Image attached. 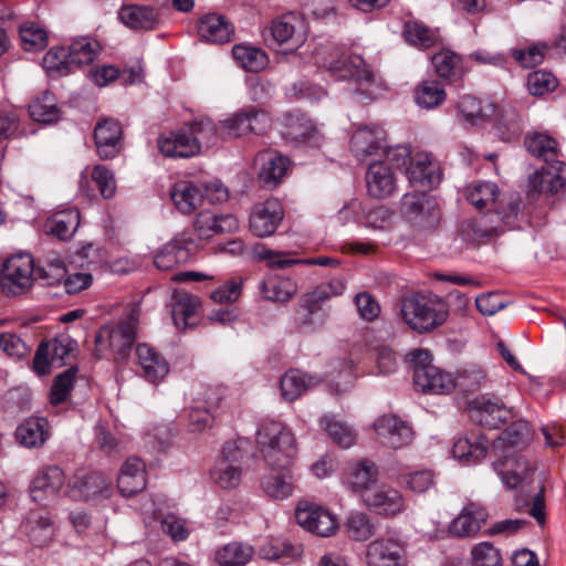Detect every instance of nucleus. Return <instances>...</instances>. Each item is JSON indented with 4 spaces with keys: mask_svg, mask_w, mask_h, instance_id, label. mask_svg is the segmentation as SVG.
Returning a JSON list of instances; mask_svg holds the SVG:
<instances>
[{
    "mask_svg": "<svg viewBox=\"0 0 566 566\" xmlns=\"http://www.w3.org/2000/svg\"><path fill=\"white\" fill-rule=\"evenodd\" d=\"M527 151L545 161L546 167L530 176L528 198L535 199L541 193L556 195L566 186V164L558 142L545 133H532L524 140Z\"/></svg>",
    "mask_w": 566,
    "mask_h": 566,
    "instance_id": "2",
    "label": "nucleus"
},
{
    "mask_svg": "<svg viewBox=\"0 0 566 566\" xmlns=\"http://www.w3.org/2000/svg\"><path fill=\"white\" fill-rule=\"evenodd\" d=\"M249 118L247 108L231 115L220 123V136L223 138H235L249 134Z\"/></svg>",
    "mask_w": 566,
    "mask_h": 566,
    "instance_id": "62",
    "label": "nucleus"
},
{
    "mask_svg": "<svg viewBox=\"0 0 566 566\" xmlns=\"http://www.w3.org/2000/svg\"><path fill=\"white\" fill-rule=\"evenodd\" d=\"M234 29L232 24L219 14H208L200 19L199 35L211 43H226L230 41Z\"/></svg>",
    "mask_w": 566,
    "mask_h": 566,
    "instance_id": "41",
    "label": "nucleus"
},
{
    "mask_svg": "<svg viewBox=\"0 0 566 566\" xmlns=\"http://www.w3.org/2000/svg\"><path fill=\"white\" fill-rule=\"evenodd\" d=\"M17 440L27 448H38L50 438L49 421L44 417H30L15 430Z\"/></svg>",
    "mask_w": 566,
    "mask_h": 566,
    "instance_id": "35",
    "label": "nucleus"
},
{
    "mask_svg": "<svg viewBox=\"0 0 566 566\" xmlns=\"http://www.w3.org/2000/svg\"><path fill=\"white\" fill-rule=\"evenodd\" d=\"M199 307L200 301L198 297L187 293H178L175 296L171 311L175 325L180 329L195 326L198 322Z\"/></svg>",
    "mask_w": 566,
    "mask_h": 566,
    "instance_id": "43",
    "label": "nucleus"
},
{
    "mask_svg": "<svg viewBox=\"0 0 566 566\" xmlns=\"http://www.w3.org/2000/svg\"><path fill=\"white\" fill-rule=\"evenodd\" d=\"M437 165L432 156L428 153H417L409 163L406 174L411 184H420L424 187H431L439 182V176L436 174Z\"/></svg>",
    "mask_w": 566,
    "mask_h": 566,
    "instance_id": "37",
    "label": "nucleus"
},
{
    "mask_svg": "<svg viewBox=\"0 0 566 566\" xmlns=\"http://www.w3.org/2000/svg\"><path fill=\"white\" fill-rule=\"evenodd\" d=\"M317 60L333 76L339 80H354L355 94L363 103L376 99L385 90L382 83L367 67L364 59L357 54H346L339 49H333L327 56Z\"/></svg>",
    "mask_w": 566,
    "mask_h": 566,
    "instance_id": "3",
    "label": "nucleus"
},
{
    "mask_svg": "<svg viewBox=\"0 0 566 566\" xmlns=\"http://www.w3.org/2000/svg\"><path fill=\"white\" fill-rule=\"evenodd\" d=\"M35 280L34 261L28 253L10 256L1 270L0 285L6 295L18 296L28 292Z\"/></svg>",
    "mask_w": 566,
    "mask_h": 566,
    "instance_id": "8",
    "label": "nucleus"
},
{
    "mask_svg": "<svg viewBox=\"0 0 566 566\" xmlns=\"http://www.w3.org/2000/svg\"><path fill=\"white\" fill-rule=\"evenodd\" d=\"M122 126L116 119L98 120L94 128V142L101 159H112L122 150Z\"/></svg>",
    "mask_w": 566,
    "mask_h": 566,
    "instance_id": "21",
    "label": "nucleus"
},
{
    "mask_svg": "<svg viewBox=\"0 0 566 566\" xmlns=\"http://www.w3.org/2000/svg\"><path fill=\"white\" fill-rule=\"evenodd\" d=\"M531 439L530 424L525 420L512 422L501 436L493 441V451L496 454L510 453L511 449L522 447Z\"/></svg>",
    "mask_w": 566,
    "mask_h": 566,
    "instance_id": "38",
    "label": "nucleus"
},
{
    "mask_svg": "<svg viewBox=\"0 0 566 566\" xmlns=\"http://www.w3.org/2000/svg\"><path fill=\"white\" fill-rule=\"evenodd\" d=\"M120 21L136 31L155 30L161 23V10L149 6L127 4L118 12Z\"/></svg>",
    "mask_w": 566,
    "mask_h": 566,
    "instance_id": "26",
    "label": "nucleus"
},
{
    "mask_svg": "<svg viewBox=\"0 0 566 566\" xmlns=\"http://www.w3.org/2000/svg\"><path fill=\"white\" fill-rule=\"evenodd\" d=\"M99 49V44L88 38L74 40L66 49L72 71L76 67H81L84 64L92 63Z\"/></svg>",
    "mask_w": 566,
    "mask_h": 566,
    "instance_id": "49",
    "label": "nucleus"
},
{
    "mask_svg": "<svg viewBox=\"0 0 566 566\" xmlns=\"http://www.w3.org/2000/svg\"><path fill=\"white\" fill-rule=\"evenodd\" d=\"M23 528L30 539L39 546L46 545L54 533L51 517L40 510L28 514Z\"/></svg>",
    "mask_w": 566,
    "mask_h": 566,
    "instance_id": "44",
    "label": "nucleus"
},
{
    "mask_svg": "<svg viewBox=\"0 0 566 566\" xmlns=\"http://www.w3.org/2000/svg\"><path fill=\"white\" fill-rule=\"evenodd\" d=\"M170 197L176 208L184 214L195 212L203 203L201 187L188 180L177 181L170 190Z\"/></svg>",
    "mask_w": 566,
    "mask_h": 566,
    "instance_id": "33",
    "label": "nucleus"
},
{
    "mask_svg": "<svg viewBox=\"0 0 566 566\" xmlns=\"http://www.w3.org/2000/svg\"><path fill=\"white\" fill-rule=\"evenodd\" d=\"M43 67L51 75L63 76L72 72L65 48H54L48 51L43 57Z\"/></svg>",
    "mask_w": 566,
    "mask_h": 566,
    "instance_id": "61",
    "label": "nucleus"
},
{
    "mask_svg": "<svg viewBox=\"0 0 566 566\" xmlns=\"http://www.w3.org/2000/svg\"><path fill=\"white\" fill-rule=\"evenodd\" d=\"M75 379V370L67 369L55 377L50 391V403L57 406L67 400L73 382Z\"/></svg>",
    "mask_w": 566,
    "mask_h": 566,
    "instance_id": "64",
    "label": "nucleus"
},
{
    "mask_svg": "<svg viewBox=\"0 0 566 566\" xmlns=\"http://www.w3.org/2000/svg\"><path fill=\"white\" fill-rule=\"evenodd\" d=\"M374 428L379 441L395 450L409 446L413 438L411 427L394 415L379 417L375 421Z\"/></svg>",
    "mask_w": 566,
    "mask_h": 566,
    "instance_id": "13",
    "label": "nucleus"
},
{
    "mask_svg": "<svg viewBox=\"0 0 566 566\" xmlns=\"http://www.w3.org/2000/svg\"><path fill=\"white\" fill-rule=\"evenodd\" d=\"M488 441L484 437L471 433L459 438L452 448L453 457L465 464H475L486 455Z\"/></svg>",
    "mask_w": 566,
    "mask_h": 566,
    "instance_id": "39",
    "label": "nucleus"
},
{
    "mask_svg": "<svg viewBox=\"0 0 566 566\" xmlns=\"http://www.w3.org/2000/svg\"><path fill=\"white\" fill-rule=\"evenodd\" d=\"M432 65L437 75L450 83L462 81L465 69L462 57L450 50H442L432 56Z\"/></svg>",
    "mask_w": 566,
    "mask_h": 566,
    "instance_id": "42",
    "label": "nucleus"
},
{
    "mask_svg": "<svg viewBox=\"0 0 566 566\" xmlns=\"http://www.w3.org/2000/svg\"><path fill=\"white\" fill-rule=\"evenodd\" d=\"M376 528L371 518L364 512H354L346 521L347 533L355 541L369 539L376 533Z\"/></svg>",
    "mask_w": 566,
    "mask_h": 566,
    "instance_id": "56",
    "label": "nucleus"
},
{
    "mask_svg": "<svg viewBox=\"0 0 566 566\" xmlns=\"http://www.w3.org/2000/svg\"><path fill=\"white\" fill-rule=\"evenodd\" d=\"M253 548L241 543H230L217 549L214 559L220 566H244L253 556Z\"/></svg>",
    "mask_w": 566,
    "mask_h": 566,
    "instance_id": "50",
    "label": "nucleus"
},
{
    "mask_svg": "<svg viewBox=\"0 0 566 566\" xmlns=\"http://www.w3.org/2000/svg\"><path fill=\"white\" fill-rule=\"evenodd\" d=\"M64 482L65 475L63 470L56 465H49L33 479L30 495L35 503L46 505L56 499Z\"/></svg>",
    "mask_w": 566,
    "mask_h": 566,
    "instance_id": "17",
    "label": "nucleus"
},
{
    "mask_svg": "<svg viewBox=\"0 0 566 566\" xmlns=\"http://www.w3.org/2000/svg\"><path fill=\"white\" fill-rule=\"evenodd\" d=\"M369 566H407L406 548L401 541L381 537L367 547Z\"/></svg>",
    "mask_w": 566,
    "mask_h": 566,
    "instance_id": "15",
    "label": "nucleus"
},
{
    "mask_svg": "<svg viewBox=\"0 0 566 566\" xmlns=\"http://www.w3.org/2000/svg\"><path fill=\"white\" fill-rule=\"evenodd\" d=\"M413 369L416 388L427 394H449L455 387L453 377L431 364V355L427 349H415L408 354Z\"/></svg>",
    "mask_w": 566,
    "mask_h": 566,
    "instance_id": "7",
    "label": "nucleus"
},
{
    "mask_svg": "<svg viewBox=\"0 0 566 566\" xmlns=\"http://www.w3.org/2000/svg\"><path fill=\"white\" fill-rule=\"evenodd\" d=\"M91 180L95 182L101 196L111 199L117 190L116 179L111 169L103 165H96L91 172Z\"/></svg>",
    "mask_w": 566,
    "mask_h": 566,
    "instance_id": "63",
    "label": "nucleus"
},
{
    "mask_svg": "<svg viewBox=\"0 0 566 566\" xmlns=\"http://www.w3.org/2000/svg\"><path fill=\"white\" fill-rule=\"evenodd\" d=\"M158 148L167 157L189 158L199 154L198 140L192 138L187 126L169 136H160Z\"/></svg>",
    "mask_w": 566,
    "mask_h": 566,
    "instance_id": "28",
    "label": "nucleus"
},
{
    "mask_svg": "<svg viewBox=\"0 0 566 566\" xmlns=\"http://www.w3.org/2000/svg\"><path fill=\"white\" fill-rule=\"evenodd\" d=\"M81 222V214L77 209L70 208L57 211L48 218L44 230L48 234L61 241L72 239Z\"/></svg>",
    "mask_w": 566,
    "mask_h": 566,
    "instance_id": "34",
    "label": "nucleus"
},
{
    "mask_svg": "<svg viewBox=\"0 0 566 566\" xmlns=\"http://www.w3.org/2000/svg\"><path fill=\"white\" fill-rule=\"evenodd\" d=\"M387 133L376 124L361 125L353 134L350 149L358 159L376 154L387 148Z\"/></svg>",
    "mask_w": 566,
    "mask_h": 566,
    "instance_id": "20",
    "label": "nucleus"
},
{
    "mask_svg": "<svg viewBox=\"0 0 566 566\" xmlns=\"http://www.w3.org/2000/svg\"><path fill=\"white\" fill-rule=\"evenodd\" d=\"M344 290V282L340 279H333L305 293L300 302V308L307 313L303 323H310V316L321 310V303L343 294Z\"/></svg>",
    "mask_w": 566,
    "mask_h": 566,
    "instance_id": "29",
    "label": "nucleus"
},
{
    "mask_svg": "<svg viewBox=\"0 0 566 566\" xmlns=\"http://www.w3.org/2000/svg\"><path fill=\"white\" fill-rule=\"evenodd\" d=\"M295 517L300 526L317 536H332L338 528V522L334 514L327 509L307 501L298 503Z\"/></svg>",
    "mask_w": 566,
    "mask_h": 566,
    "instance_id": "11",
    "label": "nucleus"
},
{
    "mask_svg": "<svg viewBox=\"0 0 566 566\" xmlns=\"http://www.w3.org/2000/svg\"><path fill=\"white\" fill-rule=\"evenodd\" d=\"M35 280L42 281L44 285H56L61 283L66 275V268L56 254H49L39 260V265H34Z\"/></svg>",
    "mask_w": 566,
    "mask_h": 566,
    "instance_id": "45",
    "label": "nucleus"
},
{
    "mask_svg": "<svg viewBox=\"0 0 566 566\" xmlns=\"http://www.w3.org/2000/svg\"><path fill=\"white\" fill-rule=\"evenodd\" d=\"M191 253L180 241L167 243L155 256L154 263L159 270H171L172 268L185 264L190 260Z\"/></svg>",
    "mask_w": 566,
    "mask_h": 566,
    "instance_id": "46",
    "label": "nucleus"
},
{
    "mask_svg": "<svg viewBox=\"0 0 566 566\" xmlns=\"http://www.w3.org/2000/svg\"><path fill=\"white\" fill-rule=\"evenodd\" d=\"M314 133L312 122L303 114L290 113L285 116V128L283 135L290 140H305Z\"/></svg>",
    "mask_w": 566,
    "mask_h": 566,
    "instance_id": "55",
    "label": "nucleus"
},
{
    "mask_svg": "<svg viewBox=\"0 0 566 566\" xmlns=\"http://www.w3.org/2000/svg\"><path fill=\"white\" fill-rule=\"evenodd\" d=\"M319 379L298 369L287 370L280 380L282 397L286 401L298 399L306 391L318 385Z\"/></svg>",
    "mask_w": 566,
    "mask_h": 566,
    "instance_id": "36",
    "label": "nucleus"
},
{
    "mask_svg": "<svg viewBox=\"0 0 566 566\" xmlns=\"http://www.w3.org/2000/svg\"><path fill=\"white\" fill-rule=\"evenodd\" d=\"M403 322L418 333H429L443 325L449 316L447 302L438 295L413 294L402 298Z\"/></svg>",
    "mask_w": 566,
    "mask_h": 566,
    "instance_id": "4",
    "label": "nucleus"
},
{
    "mask_svg": "<svg viewBox=\"0 0 566 566\" xmlns=\"http://www.w3.org/2000/svg\"><path fill=\"white\" fill-rule=\"evenodd\" d=\"M187 127L192 138L198 140L199 153L203 146L210 147L216 144L218 138V128L210 118L203 117L196 119L188 124Z\"/></svg>",
    "mask_w": 566,
    "mask_h": 566,
    "instance_id": "57",
    "label": "nucleus"
},
{
    "mask_svg": "<svg viewBox=\"0 0 566 566\" xmlns=\"http://www.w3.org/2000/svg\"><path fill=\"white\" fill-rule=\"evenodd\" d=\"M137 365L140 368V376L151 384H158L169 373V364L166 358L154 347L146 343L136 346Z\"/></svg>",
    "mask_w": 566,
    "mask_h": 566,
    "instance_id": "22",
    "label": "nucleus"
},
{
    "mask_svg": "<svg viewBox=\"0 0 566 566\" xmlns=\"http://www.w3.org/2000/svg\"><path fill=\"white\" fill-rule=\"evenodd\" d=\"M146 486L145 465L138 458H128L120 468L117 488L124 496H133Z\"/></svg>",
    "mask_w": 566,
    "mask_h": 566,
    "instance_id": "31",
    "label": "nucleus"
},
{
    "mask_svg": "<svg viewBox=\"0 0 566 566\" xmlns=\"http://www.w3.org/2000/svg\"><path fill=\"white\" fill-rule=\"evenodd\" d=\"M60 108L53 94L44 92L29 105V114L35 122L51 124L60 118Z\"/></svg>",
    "mask_w": 566,
    "mask_h": 566,
    "instance_id": "48",
    "label": "nucleus"
},
{
    "mask_svg": "<svg viewBox=\"0 0 566 566\" xmlns=\"http://www.w3.org/2000/svg\"><path fill=\"white\" fill-rule=\"evenodd\" d=\"M137 322L138 313L133 310L116 325L101 327L95 335V356L101 358L111 352L116 359H125L136 340Z\"/></svg>",
    "mask_w": 566,
    "mask_h": 566,
    "instance_id": "6",
    "label": "nucleus"
},
{
    "mask_svg": "<svg viewBox=\"0 0 566 566\" xmlns=\"http://www.w3.org/2000/svg\"><path fill=\"white\" fill-rule=\"evenodd\" d=\"M111 482L101 472L76 473L69 481L66 494L75 501L107 497Z\"/></svg>",
    "mask_w": 566,
    "mask_h": 566,
    "instance_id": "12",
    "label": "nucleus"
},
{
    "mask_svg": "<svg viewBox=\"0 0 566 566\" xmlns=\"http://www.w3.org/2000/svg\"><path fill=\"white\" fill-rule=\"evenodd\" d=\"M465 199L478 210H488L479 220L463 223V231L471 229L474 238H485L513 227L522 208L518 195L500 200V189L492 181H473L464 189Z\"/></svg>",
    "mask_w": 566,
    "mask_h": 566,
    "instance_id": "1",
    "label": "nucleus"
},
{
    "mask_svg": "<svg viewBox=\"0 0 566 566\" xmlns=\"http://www.w3.org/2000/svg\"><path fill=\"white\" fill-rule=\"evenodd\" d=\"M321 424L329 438L339 447L347 449L355 442L354 432L344 423L334 420L332 417H323Z\"/></svg>",
    "mask_w": 566,
    "mask_h": 566,
    "instance_id": "60",
    "label": "nucleus"
},
{
    "mask_svg": "<svg viewBox=\"0 0 566 566\" xmlns=\"http://www.w3.org/2000/svg\"><path fill=\"white\" fill-rule=\"evenodd\" d=\"M457 107L463 118L471 122L484 120L495 112V106L492 103H483L472 95L461 96Z\"/></svg>",
    "mask_w": 566,
    "mask_h": 566,
    "instance_id": "53",
    "label": "nucleus"
},
{
    "mask_svg": "<svg viewBox=\"0 0 566 566\" xmlns=\"http://www.w3.org/2000/svg\"><path fill=\"white\" fill-rule=\"evenodd\" d=\"M261 488L271 499L285 500L290 497L295 489L293 463H289L286 468L268 465V471L261 479Z\"/></svg>",
    "mask_w": 566,
    "mask_h": 566,
    "instance_id": "19",
    "label": "nucleus"
},
{
    "mask_svg": "<svg viewBox=\"0 0 566 566\" xmlns=\"http://www.w3.org/2000/svg\"><path fill=\"white\" fill-rule=\"evenodd\" d=\"M238 220L231 214L216 216L210 211H201L195 219L193 228L200 239H209L214 234L231 232L238 228Z\"/></svg>",
    "mask_w": 566,
    "mask_h": 566,
    "instance_id": "32",
    "label": "nucleus"
},
{
    "mask_svg": "<svg viewBox=\"0 0 566 566\" xmlns=\"http://www.w3.org/2000/svg\"><path fill=\"white\" fill-rule=\"evenodd\" d=\"M407 42L419 48H430L436 42V32L419 21H407L403 27Z\"/></svg>",
    "mask_w": 566,
    "mask_h": 566,
    "instance_id": "58",
    "label": "nucleus"
},
{
    "mask_svg": "<svg viewBox=\"0 0 566 566\" xmlns=\"http://www.w3.org/2000/svg\"><path fill=\"white\" fill-rule=\"evenodd\" d=\"M471 417L482 427L496 429L513 419L514 413L500 399L482 397L474 401Z\"/></svg>",
    "mask_w": 566,
    "mask_h": 566,
    "instance_id": "23",
    "label": "nucleus"
},
{
    "mask_svg": "<svg viewBox=\"0 0 566 566\" xmlns=\"http://www.w3.org/2000/svg\"><path fill=\"white\" fill-rule=\"evenodd\" d=\"M243 452L241 447L235 441L227 442L220 457L211 471V478L214 483L221 489H234L241 483L242 470L241 461Z\"/></svg>",
    "mask_w": 566,
    "mask_h": 566,
    "instance_id": "10",
    "label": "nucleus"
},
{
    "mask_svg": "<svg viewBox=\"0 0 566 566\" xmlns=\"http://www.w3.org/2000/svg\"><path fill=\"white\" fill-rule=\"evenodd\" d=\"M499 455L503 457V460L495 462L494 468L509 489L527 483L535 468L523 454L513 452Z\"/></svg>",
    "mask_w": 566,
    "mask_h": 566,
    "instance_id": "18",
    "label": "nucleus"
},
{
    "mask_svg": "<svg viewBox=\"0 0 566 566\" xmlns=\"http://www.w3.org/2000/svg\"><path fill=\"white\" fill-rule=\"evenodd\" d=\"M365 505L378 515L394 517L406 510L403 495L397 489L381 485L361 494Z\"/></svg>",
    "mask_w": 566,
    "mask_h": 566,
    "instance_id": "14",
    "label": "nucleus"
},
{
    "mask_svg": "<svg viewBox=\"0 0 566 566\" xmlns=\"http://www.w3.org/2000/svg\"><path fill=\"white\" fill-rule=\"evenodd\" d=\"M287 255L289 254L286 252L273 251L270 249H262V251L259 252V258L261 260L266 261L269 266L279 269H285L296 263L316 264L322 266H328L338 263L335 259L326 256L301 261L296 259H291Z\"/></svg>",
    "mask_w": 566,
    "mask_h": 566,
    "instance_id": "52",
    "label": "nucleus"
},
{
    "mask_svg": "<svg viewBox=\"0 0 566 566\" xmlns=\"http://www.w3.org/2000/svg\"><path fill=\"white\" fill-rule=\"evenodd\" d=\"M378 479L377 465L367 459L353 463L346 473V483L353 491L365 493Z\"/></svg>",
    "mask_w": 566,
    "mask_h": 566,
    "instance_id": "40",
    "label": "nucleus"
},
{
    "mask_svg": "<svg viewBox=\"0 0 566 566\" xmlns=\"http://www.w3.org/2000/svg\"><path fill=\"white\" fill-rule=\"evenodd\" d=\"M486 520V510L479 503L470 502L451 522L449 532L457 537L473 536L480 531Z\"/></svg>",
    "mask_w": 566,
    "mask_h": 566,
    "instance_id": "27",
    "label": "nucleus"
},
{
    "mask_svg": "<svg viewBox=\"0 0 566 566\" xmlns=\"http://www.w3.org/2000/svg\"><path fill=\"white\" fill-rule=\"evenodd\" d=\"M269 31L273 41L279 45L287 44L297 48L305 40L303 20L294 13H286L274 19Z\"/></svg>",
    "mask_w": 566,
    "mask_h": 566,
    "instance_id": "24",
    "label": "nucleus"
},
{
    "mask_svg": "<svg viewBox=\"0 0 566 566\" xmlns=\"http://www.w3.org/2000/svg\"><path fill=\"white\" fill-rule=\"evenodd\" d=\"M255 160L261 164L259 181L269 189L276 187L290 168V159L274 150L258 154Z\"/></svg>",
    "mask_w": 566,
    "mask_h": 566,
    "instance_id": "25",
    "label": "nucleus"
},
{
    "mask_svg": "<svg viewBox=\"0 0 566 566\" xmlns=\"http://www.w3.org/2000/svg\"><path fill=\"white\" fill-rule=\"evenodd\" d=\"M401 213L415 227L433 229L440 221L437 202L426 193H406L401 199Z\"/></svg>",
    "mask_w": 566,
    "mask_h": 566,
    "instance_id": "9",
    "label": "nucleus"
},
{
    "mask_svg": "<svg viewBox=\"0 0 566 566\" xmlns=\"http://www.w3.org/2000/svg\"><path fill=\"white\" fill-rule=\"evenodd\" d=\"M447 93L441 83L437 80H424L416 88V103L422 108H434L441 105Z\"/></svg>",
    "mask_w": 566,
    "mask_h": 566,
    "instance_id": "51",
    "label": "nucleus"
},
{
    "mask_svg": "<svg viewBox=\"0 0 566 566\" xmlns=\"http://www.w3.org/2000/svg\"><path fill=\"white\" fill-rule=\"evenodd\" d=\"M258 443L266 465L274 468H286L293 463L297 453L293 432L280 421H264L258 430Z\"/></svg>",
    "mask_w": 566,
    "mask_h": 566,
    "instance_id": "5",
    "label": "nucleus"
},
{
    "mask_svg": "<svg viewBox=\"0 0 566 566\" xmlns=\"http://www.w3.org/2000/svg\"><path fill=\"white\" fill-rule=\"evenodd\" d=\"M284 218L283 207L277 199L271 198L255 205L250 216V229L254 235H272Z\"/></svg>",
    "mask_w": 566,
    "mask_h": 566,
    "instance_id": "16",
    "label": "nucleus"
},
{
    "mask_svg": "<svg viewBox=\"0 0 566 566\" xmlns=\"http://www.w3.org/2000/svg\"><path fill=\"white\" fill-rule=\"evenodd\" d=\"M295 292L293 282L283 277H269L262 283L264 297L272 302H287Z\"/></svg>",
    "mask_w": 566,
    "mask_h": 566,
    "instance_id": "54",
    "label": "nucleus"
},
{
    "mask_svg": "<svg viewBox=\"0 0 566 566\" xmlns=\"http://www.w3.org/2000/svg\"><path fill=\"white\" fill-rule=\"evenodd\" d=\"M368 193L374 198H386L396 189V179L391 168L384 161L373 163L366 174Z\"/></svg>",
    "mask_w": 566,
    "mask_h": 566,
    "instance_id": "30",
    "label": "nucleus"
},
{
    "mask_svg": "<svg viewBox=\"0 0 566 566\" xmlns=\"http://www.w3.org/2000/svg\"><path fill=\"white\" fill-rule=\"evenodd\" d=\"M232 55L237 63L248 72H261L269 63V57L263 50L244 44L234 45Z\"/></svg>",
    "mask_w": 566,
    "mask_h": 566,
    "instance_id": "47",
    "label": "nucleus"
},
{
    "mask_svg": "<svg viewBox=\"0 0 566 566\" xmlns=\"http://www.w3.org/2000/svg\"><path fill=\"white\" fill-rule=\"evenodd\" d=\"M301 554L298 546L281 539H269L262 544L259 555L269 560H277L284 557H296Z\"/></svg>",
    "mask_w": 566,
    "mask_h": 566,
    "instance_id": "59",
    "label": "nucleus"
}]
</instances>
